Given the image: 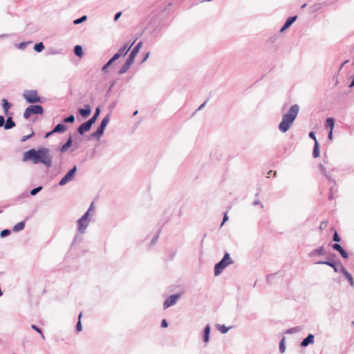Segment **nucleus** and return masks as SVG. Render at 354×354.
Returning <instances> with one entry per match:
<instances>
[{"label":"nucleus","mask_w":354,"mask_h":354,"mask_svg":"<svg viewBox=\"0 0 354 354\" xmlns=\"http://www.w3.org/2000/svg\"><path fill=\"white\" fill-rule=\"evenodd\" d=\"M24 161L31 160L34 164L42 163L48 167L52 165V156L50 150L47 148L30 149L24 153Z\"/></svg>","instance_id":"1"},{"label":"nucleus","mask_w":354,"mask_h":354,"mask_svg":"<svg viewBox=\"0 0 354 354\" xmlns=\"http://www.w3.org/2000/svg\"><path fill=\"white\" fill-rule=\"evenodd\" d=\"M299 111L298 104L292 105L288 112L282 115V120L279 124L278 129L281 133H286L292 125Z\"/></svg>","instance_id":"2"},{"label":"nucleus","mask_w":354,"mask_h":354,"mask_svg":"<svg viewBox=\"0 0 354 354\" xmlns=\"http://www.w3.org/2000/svg\"><path fill=\"white\" fill-rule=\"evenodd\" d=\"M234 262L230 257L229 253H225L222 259L218 262L214 266V275L218 276L222 273L223 270L228 266L232 264Z\"/></svg>","instance_id":"3"},{"label":"nucleus","mask_w":354,"mask_h":354,"mask_svg":"<svg viewBox=\"0 0 354 354\" xmlns=\"http://www.w3.org/2000/svg\"><path fill=\"white\" fill-rule=\"evenodd\" d=\"M110 120V115L107 114L101 121L100 126L98 127L96 131L90 134V138H95L97 140H99L101 138V136L103 135L104 129L107 126Z\"/></svg>","instance_id":"4"},{"label":"nucleus","mask_w":354,"mask_h":354,"mask_svg":"<svg viewBox=\"0 0 354 354\" xmlns=\"http://www.w3.org/2000/svg\"><path fill=\"white\" fill-rule=\"evenodd\" d=\"M110 120V115L107 114L101 121L100 126L98 127L96 131L90 134V138H95L97 140H99L101 138V136L103 135L104 129L107 126Z\"/></svg>","instance_id":"5"},{"label":"nucleus","mask_w":354,"mask_h":354,"mask_svg":"<svg viewBox=\"0 0 354 354\" xmlns=\"http://www.w3.org/2000/svg\"><path fill=\"white\" fill-rule=\"evenodd\" d=\"M24 97L28 103H35L40 102V97L35 90L25 91L23 94Z\"/></svg>","instance_id":"6"},{"label":"nucleus","mask_w":354,"mask_h":354,"mask_svg":"<svg viewBox=\"0 0 354 354\" xmlns=\"http://www.w3.org/2000/svg\"><path fill=\"white\" fill-rule=\"evenodd\" d=\"M43 111L44 110L41 106L30 105L26 109L24 113V117L26 119H28L33 114H42Z\"/></svg>","instance_id":"7"},{"label":"nucleus","mask_w":354,"mask_h":354,"mask_svg":"<svg viewBox=\"0 0 354 354\" xmlns=\"http://www.w3.org/2000/svg\"><path fill=\"white\" fill-rule=\"evenodd\" d=\"M88 210L77 221L78 230L80 233H84L87 228V226L88 225Z\"/></svg>","instance_id":"8"},{"label":"nucleus","mask_w":354,"mask_h":354,"mask_svg":"<svg viewBox=\"0 0 354 354\" xmlns=\"http://www.w3.org/2000/svg\"><path fill=\"white\" fill-rule=\"evenodd\" d=\"M77 168L76 167H73L71 170H69L67 174L63 177V178L59 181V185H64L66 183L71 181L76 173Z\"/></svg>","instance_id":"9"},{"label":"nucleus","mask_w":354,"mask_h":354,"mask_svg":"<svg viewBox=\"0 0 354 354\" xmlns=\"http://www.w3.org/2000/svg\"><path fill=\"white\" fill-rule=\"evenodd\" d=\"M180 297V294L176 293L170 295L163 303V308L166 309L176 304L178 299Z\"/></svg>","instance_id":"10"},{"label":"nucleus","mask_w":354,"mask_h":354,"mask_svg":"<svg viewBox=\"0 0 354 354\" xmlns=\"http://www.w3.org/2000/svg\"><path fill=\"white\" fill-rule=\"evenodd\" d=\"M142 42H139L137 44V45L133 48V50L131 51L127 59L131 61L133 63L136 56L137 55L138 53L139 52L140 48L142 47Z\"/></svg>","instance_id":"11"},{"label":"nucleus","mask_w":354,"mask_h":354,"mask_svg":"<svg viewBox=\"0 0 354 354\" xmlns=\"http://www.w3.org/2000/svg\"><path fill=\"white\" fill-rule=\"evenodd\" d=\"M326 254V249L324 248V247L321 246L317 249L312 250L309 253V257H317V256H324Z\"/></svg>","instance_id":"12"},{"label":"nucleus","mask_w":354,"mask_h":354,"mask_svg":"<svg viewBox=\"0 0 354 354\" xmlns=\"http://www.w3.org/2000/svg\"><path fill=\"white\" fill-rule=\"evenodd\" d=\"M332 248L333 250L339 252L342 258L347 259L348 257V254L346 251L339 243H334L332 245Z\"/></svg>","instance_id":"13"},{"label":"nucleus","mask_w":354,"mask_h":354,"mask_svg":"<svg viewBox=\"0 0 354 354\" xmlns=\"http://www.w3.org/2000/svg\"><path fill=\"white\" fill-rule=\"evenodd\" d=\"M133 44V42L130 45V46H128V44H125L123 46H122L118 51V53H116L115 54V55H118V59L121 57V56H124L127 55V53L129 52L130 48L131 47V46Z\"/></svg>","instance_id":"14"},{"label":"nucleus","mask_w":354,"mask_h":354,"mask_svg":"<svg viewBox=\"0 0 354 354\" xmlns=\"http://www.w3.org/2000/svg\"><path fill=\"white\" fill-rule=\"evenodd\" d=\"M340 272L344 274V276L348 279L350 285L353 287L354 286V279L352 275L346 270V268L342 266L340 268Z\"/></svg>","instance_id":"15"},{"label":"nucleus","mask_w":354,"mask_h":354,"mask_svg":"<svg viewBox=\"0 0 354 354\" xmlns=\"http://www.w3.org/2000/svg\"><path fill=\"white\" fill-rule=\"evenodd\" d=\"M319 170L323 176H324L329 181L330 184H333L334 185H336V182L334 179L331 178L330 175L327 174L326 169L324 167L323 165H319Z\"/></svg>","instance_id":"16"},{"label":"nucleus","mask_w":354,"mask_h":354,"mask_svg":"<svg viewBox=\"0 0 354 354\" xmlns=\"http://www.w3.org/2000/svg\"><path fill=\"white\" fill-rule=\"evenodd\" d=\"M314 342V335L313 334H308V336L304 338L301 342V346L306 347L310 344Z\"/></svg>","instance_id":"17"},{"label":"nucleus","mask_w":354,"mask_h":354,"mask_svg":"<svg viewBox=\"0 0 354 354\" xmlns=\"http://www.w3.org/2000/svg\"><path fill=\"white\" fill-rule=\"evenodd\" d=\"M132 64H133V62H131V61H129L127 59V60L125 61L124 64L121 66V68L118 71V73L120 75L125 73L129 69V68Z\"/></svg>","instance_id":"18"},{"label":"nucleus","mask_w":354,"mask_h":354,"mask_svg":"<svg viewBox=\"0 0 354 354\" xmlns=\"http://www.w3.org/2000/svg\"><path fill=\"white\" fill-rule=\"evenodd\" d=\"M117 59H118V55H113L103 66H102V71L104 73H107L108 68Z\"/></svg>","instance_id":"19"},{"label":"nucleus","mask_w":354,"mask_h":354,"mask_svg":"<svg viewBox=\"0 0 354 354\" xmlns=\"http://www.w3.org/2000/svg\"><path fill=\"white\" fill-rule=\"evenodd\" d=\"M316 263L317 264H325L327 266H329L330 267L333 268L335 272H337L338 269L336 265V263L332 261H318Z\"/></svg>","instance_id":"20"},{"label":"nucleus","mask_w":354,"mask_h":354,"mask_svg":"<svg viewBox=\"0 0 354 354\" xmlns=\"http://www.w3.org/2000/svg\"><path fill=\"white\" fill-rule=\"evenodd\" d=\"M209 333H210V326L209 324H207L205 328H204V331H203V341L205 342H208L209 339Z\"/></svg>","instance_id":"21"},{"label":"nucleus","mask_w":354,"mask_h":354,"mask_svg":"<svg viewBox=\"0 0 354 354\" xmlns=\"http://www.w3.org/2000/svg\"><path fill=\"white\" fill-rule=\"evenodd\" d=\"M2 106L3 109V112L6 115L8 114V110L11 107V104L9 103L6 99L2 100Z\"/></svg>","instance_id":"22"},{"label":"nucleus","mask_w":354,"mask_h":354,"mask_svg":"<svg viewBox=\"0 0 354 354\" xmlns=\"http://www.w3.org/2000/svg\"><path fill=\"white\" fill-rule=\"evenodd\" d=\"M100 113V107H97V108H96L95 113L93 114V115L90 118V127L92 126V124L93 123L95 122V121L97 120Z\"/></svg>","instance_id":"23"},{"label":"nucleus","mask_w":354,"mask_h":354,"mask_svg":"<svg viewBox=\"0 0 354 354\" xmlns=\"http://www.w3.org/2000/svg\"><path fill=\"white\" fill-rule=\"evenodd\" d=\"M88 131V121L84 122L79 128L78 132L80 134H84L85 132Z\"/></svg>","instance_id":"24"},{"label":"nucleus","mask_w":354,"mask_h":354,"mask_svg":"<svg viewBox=\"0 0 354 354\" xmlns=\"http://www.w3.org/2000/svg\"><path fill=\"white\" fill-rule=\"evenodd\" d=\"M15 127V122L12 120V118L10 116L7 118L6 122L4 125L5 129H10Z\"/></svg>","instance_id":"25"},{"label":"nucleus","mask_w":354,"mask_h":354,"mask_svg":"<svg viewBox=\"0 0 354 354\" xmlns=\"http://www.w3.org/2000/svg\"><path fill=\"white\" fill-rule=\"evenodd\" d=\"M319 145L317 140H315V143L314 144L313 151V156L314 158H318L319 156Z\"/></svg>","instance_id":"26"},{"label":"nucleus","mask_w":354,"mask_h":354,"mask_svg":"<svg viewBox=\"0 0 354 354\" xmlns=\"http://www.w3.org/2000/svg\"><path fill=\"white\" fill-rule=\"evenodd\" d=\"M297 17L296 15L288 17L284 23L285 26L289 28L296 21Z\"/></svg>","instance_id":"27"},{"label":"nucleus","mask_w":354,"mask_h":354,"mask_svg":"<svg viewBox=\"0 0 354 354\" xmlns=\"http://www.w3.org/2000/svg\"><path fill=\"white\" fill-rule=\"evenodd\" d=\"M24 226H25V223L24 221L19 222V223H17L13 227V231H15V232H19V231L22 230L24 228Z\"/></svg>","instance_id":"28"},{"label":"nucleus","mask_w":354,"mask_h":354,"mask_svg":"<svg viewBox=\"0 0 354 354\" xmlns=\"http://www.w3.org/2000/svg\"><path fill=\"white\" fill-rule=\"evenodd\" d=\"M66 129V126L62 124H57L55 129H53V132H64Z\"/></svg>","instance_id":"29"},{"label":"nucleus","mask_w":354,"mask_h":354,"mask_svg":"<svg viewBox=\"0 0 354 354\" xmlns=\"http://www.w3.org/2000/svg\"><path fill=\"white\" fill-rule=\"evenodd\" d=\"M335 125V120L333 118H328L326 119V127H329L330 130H333Z\"/></svg>","instance_id":"30"},{"label":"nucleus","mask_w":354,"mask_h":354,"mask_svg":"<svg viewBox=\"0 0 354 354\" xmlns=\"http://www.w3.org/2000/svg\"><path fill=\"white\" fill-rule=\"evenodd\" d=\"M216 328L222 334H225L229 330V328L225 326V325L218 324L216 326Z\"/></svg>","instance_id":"31"},{"label":"nucleus","mask_w":354,"mask_h":354,"mask_svg":"<svg viewBox=\"0 0 354 354\" xmlns=\"http://www.w3.org/2000/svg\"><path fill=\"white\" fill-rule=\"evenodd\" d=\"M74 52L78 57H82L83 55L82 48L80 46L78 45L75 46Z\"/></svg>","instance_id":"32"},{"label":"nucleus","mask_w":354,"mask_h":354,"mask_svg":"<svg viewBox=\"0 0 354 354\" xmlns=\"http://www.w3.org/2000/svg\"><path fill=\"white\" fill-rule=\"evenodd\" d=\"M44 48V46L41 42L36 44L34 46L35 50L37 52H41Z\"/></svg>","instance_id":"33"},{"label":"nucleus","mask_w":354,"mask_h":354,"mask_svg":"<svg viewBox=\"0 0 354 354\" xmlns=\"http://www.w3.org/2000/svg\"><path fill=\"white\" fill-rule=\"evenodd\" d=\"M88 106H86V109H80L79 110L80 113L84 118H86L88 115Z\"/></svg>","instance_id":"34"},{"label":"nucleus","mask_w":354,"mask_h":354,"mask_svg":"<svg viewBox=\"0 0 354 354\" xmlns=\"http://www.w3.org/2000/svg\"><path fill=\"white\" fill-rule=\"evenodd\" d=\"M286 350L285 343H284V338H283L280 342H279V351L281 353H284Z\"/></svg>","instance_id":"35"},{"label":"nucleus","mask_w":354,"mask_h":354,"mask_svg":"<svg viewBox=\"0 0 354 354\" xmlns=\"http://www.w3.org/2000/svg\"><path fill=\"white\" fill-rule=\"evenodd\" d=\"M158 237H159V232H157V234L154 236V237L150 241V243H149L150 246H153L156 244Z\"/></svg>","instance_id":"36"},{"label":"nucleus","mask_w":354,"mask_h":354,"mask_svg":"<svg viewBox=\"0 0 354 354\" xmlns=\"http://www.w3.org/2000/svg\"><path fill=\"white\" fill-rule=\"evenodd\" d=\"M87 19V17L86 15L82 17L80 19H75L73 23L75 24H80L83 21H85Z\"/></svg>","instance_id":"37"},{"label":"nucleus","mask_w":354,"mask_h":354,"mask_svg":"<svg viewBox=\"0 0 354 354\" xmlns=\"http://www.w3.org/2000/svg\"><path fill=\"white\" fill-rule=\"evenodd\" d=\"M34 133H35L34 131H32L31 133L29 135L23 136L22 138L21 139V142L26 141L28 139H29L31 137H32L34 136Z\"/></svg>","instance_id":"38"},{"label":"nucleus","mask_w":354,"mask_h":354,"mask_svg":"<svg viewBox=\"0 0 354 354\" xmlns=\"http://www.w3.org/2000/svg\"><path fill=\"white\" fill-rule=\"evenodd\" d=\"M335 185H334L333 184H331V186L330 187V193H329V195H328V198L329 199H333V192H334V189H335Z\"/></svg>","instance_id":"39"},{"label":"nucleus","mask_w":354,"mask_h":354,"mask_svg":"<svg viewBox=\"0 0 354 354\" xmlns=\"http://www.w3.org/2000/svg\"><path fill=\"white\" fill-rule=\"evenodd\" d=\"M81 317H82V314H80V315H79V321H78V322L77 323V325H76V330L78 332L82 330V325H81V322H80Z\"/></svg>","instance_id":"40"},{"label":"nucleus","mask_w":354,"mask_h":354,"mask_svg":"<svg viewBox=\"0 0 354 354\" xmlns=\"http://www.w3.org/2000/svg\"><path fill=\"white\" fill-rule=\"evenodd\" d=\"M333 241H335V242H337V243L341 241V239L339 236L337 231H335V233H334L333 237Z\"/></svg>","instance_id":"41"},{"label":"nucleus","mask_w":354,"mask_h":354,"mask_svg":"<svg viewBox=\"0 0 354 354\" xmlns=\"http://www.w3.org/2000/svg\"><path fill=\"white\" fill-rule=\"evenodd\" d=\"M75 120V118L73 115H70L69 117L64 119L65 122H73Z\"/></svg>","instance_id":"42"},{"label":"nucleus","mask_w":354,"mask_h":354,"mask_svg":"<svg viewBox=\"0 0 354 354\" xmlns=\"http://www.w3.org/2000/svg\"><path fill=\"white\" fill-rule=\"evenodd\" d=\"M31 328L32 329L35 330L36 331H37L39 333H40L41 335V337H42L43 339L45 338L44 335H43V333L41 332V330L39 328H37L35 325H32Z\"/></svg>","instance_id":"43"},{"label":"nucleus","mask_w":354,"mask_h":354,"mask_svg":"<svg viewBox=\"0 0 354 354\" xmlns=\"http://www.w3.org/2000/svg\"><path fill=\"white\" fill-rule=\"evenodd\" d=\"M10 233V231L9 230H2L1 232V236L4 237L7 235H9Z\"/></svg>","instance_id":"44"},{"label":"nucleus","mask_w":354,"mask_h":354,"mask_svg":"<svg viewBox=\"0 0 354 354\" xmlns=\"http://www.w3.org/2000/svg\"><path fill=\"white\" fill-rule=\"evenodd\" d=\"M41 187H39L32 189L30 192V194L32 196L35 195L39 190H41Z\"/></svg>","instance_id":"45"},{"label":"nucleus","mask_w":354,"mask_h":354,"mask_svg":"<svg viewBox=\"0 0 354 354\" xmlns=\"http://www.w3.org/2000/svg\"><path fill=\"white\" fill-rule=\"evenodd\" d=\"M168 326V323L166 319H162L161 322V327L166 328Z\"/></svg>","instance_id":"46"},{"label":"nucleus","mask_w":354,"mask_h":354,"mask_svg":"<svg viewBox=\"0 0 354 354\" xmlns=\"http://www.w3.org/2000/svg\"><path fill=\"white\" fill-rule=\"evenodd\" d=\"M228 220V216H227V214H224V216H223V222L221 223V226L222 227L224 223Z\"/></svg>","instance_id":"47"},{"label":"nucleus","mask_w":354,"mask_h":354,"mask_svg":"<svg viewBox=\"0 0 354 354\" xmlns=\"http://www.w3.org/2000/svg\"><path fill=\"white\" fill-rule=\"evenodd\" d=\"M122 15V12H117L114 16V21H117Z\"/></svg>","instance_id":"48"},{"label":"nucleus","mask_w":354,"mask_h":354,"mask_svg":"<svg viewBox=\"0 0 354 354\" xmlns=\"http://www.w3.org/2000/svg\"><path fill=\"white\" fill-rule=\"evenodd\" d=\"M309 137L312 139L314 140V141L315 142V140H317L316 139V136H315V134L314 132L311 131L309 133Z\"/></svg>","instance_id":"49"},{"label":"nucleus","mask_w":354,"mask_h":354,"mask_svg":"<svg viewBox=\"0 0 354 354\" xmlns=\"http://www.w3.org/2000/svg\"><path fill=\"white\" fill-rule=\"evenodd\" d=\"M5 123L4 118L1 115H0V127L3 126Z\"/></svg>","instance_id":"50"},{"label":"nucleus","mask_w":354,"mask_h":354,"mask_svg":"<svg viewBox=\"0 0 354 354\" xmlns=\"http://www.w3.org/2000/svg\"><path fill=\"white\" fill-rule=\"evenodd\" d=\"M326 221H322L319 225V229L323 230L326 225Z\"/></svg>","instance_id":"51"},{"label":"nucleus","mask_w":354,"mask_h":354,"mask_svg":"<svg viewBox=\"0 0 354 354\" xmlns=\"http://www.w3.org/2000/svg\"><path fill=\"white\" fill-rule=\"evenodd\" d=\"M261 205V208L263 207V205L261 203V202L259 200L254 201L253 202V205Z\"/></svg>","instance_id":"52"},{"label":"nucleus","mask_w":354,"mask_h":354,"mask_svg":"<svg viewBox=\"0 0 354 354\" xmlns=\"http://www.w3.org/2000/svg\"><path fill=\"white\" fill-rule=\"evenodd\" d=\"M328 138L330 140L333 139V130H330L328 135Z\"/></svg>","instance_id":"53"},{"label":"nucleus","mask_w":354,"mask_h":354,"mask_svg":"<svg viewBox=\"0 0 354 354\" xmlns=\"http://www.w3.org/2000/svg\"><path fill=\"white\" fill-rule=\"evenodd\" d=\"M299 330L297 329V327H295V328H292L291 329L289 330L288 333H294V332H297Z\"/></svg>","instance_id":"54"},{"label":"nucleus","mask_w":354,"mask_h":354,"mask_svg":"<svg viewBox=\"0 0 354 354\" xmlns=\"http://www.w3.org/2000/svg\"><path fill=\"white\" fill-rule=\"evenodd\" d=\"M95 210L93 203H90V213Z\"/></svg>","instance_id":"55"},{"label":"nucleus","mask_w":354,"mask_h":354,"mask_svg":"<svg viewBox=\"0 0 354 354\" xmlns=\"http://www.w3.org/2000/svg\"><path fill=\"white\" fill-rule=\"evenodd\" d=\"M149 55H150V53H149V52L145 54V57H144L143 59H142V62H145V60L149 57Z\"/></svg>","instance_id":"56"},{"label":"nucleus","mask_w":354,"mask_h":354,"mask_svg":"<svg viewBox=\"0 0 354 354\" xmlns=\"http://www.w3.org/2000/svg\"><path fill=\"white\" fill-rule=\"evenodd\" d=\"M205 104L206 102H203L201 105H200L197 110H201L205 106Z\"/></svg>","instance_id":"57"},{"label":"nucleus","mask_w":354,"mask_h":354,"mask_svg":"<svg viewBox=\"0 0 354 354\" xmlns=\"http://www.w3.org/2000/svg\"><path fill=\"white\" fill-rule=\"evenodd\" d=\"M288 28L287 26H285V25L283 24V26L281 27V30H280V32H283L285 30H286Z\"/></svg>","instance_id":"58"},{"label":"nucleus","mask_w":354,"mask_h":354,"mask_svg":"<svg viewBox=\"0 0 354 354\" xmlns=\"http://www.w3.org/2000/svg\"><path fill=\"white\" fill-rule=\"evenodd\" d=\"M54 132H53V131L48 133L47 135H46V137H48L49 136H50Z\"/></svg>","instance_id":"59"},{"label":"nucleus","mask_w":354,"mask_h":354,"mask_svg":"<svg viewBox=\"0 0 354 354\" xmlns=\"http://www.w3.org/2000/svg\"><path fill=\"white\" fill-rule=\"evenodd\" d=\"M138 111H135L134 113H133V115H136L138 114Z\"/></svg>","instance_id":"60"},{"label":"nucleus","mask_w":354,"mask_h":354,"mask_svg":"<svg viewBox=\"0 0 354 354\" xmlns=\"http://www.w3.org/2000/svg\"><path fill=\"white\" fill-rule=\"evenodd\" d=\"M306 6V3H304V5L301 6V8H304Z\"/></svg>","instance_id":"61"}]
</instances>
